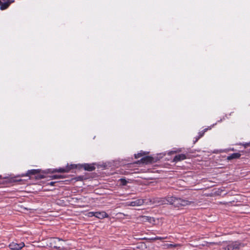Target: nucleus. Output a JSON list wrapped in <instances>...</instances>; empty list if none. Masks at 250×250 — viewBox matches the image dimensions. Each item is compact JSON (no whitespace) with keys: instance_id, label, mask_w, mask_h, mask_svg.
I'll return each mask as SVG.
<instances>
[{"instance_id":"7","label":"nucleus","mask_w":250,"mask_h":250,"mask_svg":"<svg viewBox=\"0 0 250 250\" xmlns=\"http://www.w3.org/2000/svg\"><path fill=\"white\" fill-rule=\"evenodd\" d=\"M96 217L102 219L108 217V215L105 211L96 212Z\"/></svg>"},{"instance_id":"23","label":"nucleus","mask_w":250,"mask_h":250,"mask_svg":"<svg viewBox=\"0 0 250 250\" xmlns=\"http://www.w3.org/2000/svg\"><path fill=\"white\" fill-rule=\"evenodd\" d=\"M53 184H54V182H51L50 183V185H53Z\"/></svg>"},{"instance_id":"5","label":"nucleus","mask_w":250,"mask_h":250,"mask_svg":"<svg viewBox=\"0 0 250 250\" xmlns=\"http://www.w3.org/2000/svg\"><path fill=\"white\" fill-rule=\"evenodd\" d=\"M144 203L143 199H136L131 202H128L126 203V206L132 207H138L142 205Z\"/></svg>"},{"instance_id":"19","label":"nucleus","mask_w":250,"mask_h":250,"mask_svg":"<svg viewBox=\"0 0 250 250\" xmlns=\"http://www.w3.org/2000/svg\"><path fill=\"white\" fill-rule=\"evenodd\" d=\"M53 179H60L62 178V176L60 175H54L52 176Z\"/></svg>"},{"instance_id":"22","label":"nucleus","mask_w":250,"mask_h":250,"mask_svg":"<svg viewBox=\"0 0 250 250\" xmlns=\"http://www.w3.org/2000/svg\"><path fill=\"white\" fill-rule=\"evenodd\" d=\"M243 146L246 148L248 146H250V142L249 143H246L243 145Z\"/></svg>"},{"instance_id":"8","label":"nucleus","mask_w":250,"mask_h":250,"mask_svg":"<svg viewBox=\"0 0 250 250\" xmlns=\"http://www.w3.org/2000/svg\"><path fill=\"white\" fill-rule=\"evenodd\" d=\"M177 198L173 196H168L167 197L166 200L167 201V204L172 205L176 207L175 203H176Z\"/></svg>"},{"instance_id":"15","label":"nucleus","mask_w":250,"mask_h":250,"mask_svg":"<svg viewBox=\"0 0 250 250\" xmlns=\"http://www.w3.org/2000/svg\"><path fill=\"white\" fill-rule=\"evenodd\" d=\"M167 248H170L172 247H180V246H181V245L179 244H167Z\"/></svg>"},{"instance_id":"17","label":"nucleus","mask_w":250,"mask_h":250,"mask_svg":"<svg viewBox=\"0 0 250 250\" xmlns=\"http://www.w3.org/2000/svg\"><path fill=\"white\" fill-rule=\"evenodd\" d=\"M207 130H208V128H205L204 129V130L202 132H199V138L202 137L204 135V134L205 133V132H206L207 131Z\"/></svg>"},{"instance_id":"20","label":"nucleus","mask_w":250,"mask_h":250,"mask_svg":"<svg viewBox=\"0 0 250 250\" xmlns=\"http://www.w3.org/2000/svg\"><path fill=\"white\" fill-rule=\"evenodd\" d=\"M143 153H138L137 154H135V158H140L141 156H142L143 155Z\"/></svg>"},{"instance_id":"1","label":"nucleus","mask_w":250,"mask_h":250,"mask_svg":"<svg viewBox=\"0 0 250 250\" xmlns=\"http://www.w3.org/2000/svg\"><path fill=\"white\" fill-rule=\"evenodd\" d=\"M209 244H217L223 246L225 250H238L242 247L241 243L237 241L235 242H223L216 243L214 242L209 243Z\"/></svg>"},{"instance_id":"3","label":"nucleus","mask_w":250,"mask_h":250,"mask_svg":"<svg viewBox=\"0 0 250 250\" xmlns=\"http://www.w3.org/2000/svg\"><path fill=\"white\" fill-rule=\"evenodd\" d=\"M24 246H25V244L23 242H21L20 243L12 242L9 245V248L11 250H20Z\"/></svg>"},{"instance_id":"16","label":"nucleus","mask_w":250,"mask_h":250,"mask_svg":"<svg viewBox=\"0 0 250 250\" xmlns=\"http://www.w3.org/2000/svg\"><path fill=\"white\" fill-rule=\"evenodd\" d=\"M167 236H166V237H158V236H157L156 237L152 238L151 240H154V241L157 240H164V239H167Z\"/></svg>"},{"instance_id":"18","label":"nucleus","mask_w":250,"mask_h":250,"mask_svg":"<svg viewBox=\"0 0 250 250\" xmlns=\"http://www.w3.org/2000/svg\"><path fill=\"white\" fill-rule=\"evenodd\" d=\"M88 217H92V216H95L96 217V212H88Z\"/></svg>"},{"instance_id":"6","label":"nucleus","mask_w":250,"mask_h":250,"mask_svg":"<svg viewBox=\"0 0 250 250\" xmlns=\"http://www.w3.org/2000/svg\"><path fill=\"white\" fill-rule=\"evenodd\" d=\"M1 4H0V9L2 10L7 9L10 4L14 2V0H1Z\"/></svg>"},{"instance_id":"13","label":"nucleus","mask_w":250,"mask_h":250,"mask_svg":"<svg viewBox=\"0 0 250 250\" xmlns=\"http://www.w3.org/2000/svg\"><path fill=\"white\" fill-rule=\"evenodd\" d=\"M153 158L149 156H146L143 158L141 160L143 163H151L152 161Z\"/></svg>"},{"instance_id":"4","label":"nucleus","mask_w":250,"mask_h":250,"mask_svg":"<svg viewBox=\"0 0 250 250\" xmlns=\"http://www.w3.org/2000/svg\"><path fill=\"white\" fill-rule=\"evenodd\" d=\"M191 202L190 201L188 200L182 199L181 198H177V201L175 204L176 207H180L189 205L191 204Z\"/></svg>"},{"instance_id":"9","label":"nucleus","mask_w":250,"mask_h":250,"mask_svg":"<svg viewBox=\"0 0 250 250\" xmlns=\"http://www.w3.org/2000/svg\"><path fill=\"white\" fill-rule=\"evenodd\" d=\"M186 159V156L185 154H181L175 156L173 159V162H178Z\"/></svg>"},{"instance_id":"2","label":"nucleus","mask_w":250,"mask_h":250,"mask_svg":"<svg viewBox=\"0 0 250 250\" xmlns=\"http://www.w3.org/2000/svg\"><path fill=\"white\" fill-rule=\"evenodd\" d=\"M64 243L62 240L58 238H54L51 239V246L57 249H63L64 247L62 244Z\"/></svg>"},{"instance_id":"24","label":"nucleus","mask_w":250,"mask_h":250,"mask_svg":"<svg viewBox=\"0 0 250 250\" xmlns=\"http://www.w3.org/2000/svg\"><path fill=\"white\" fill-rule=\"evenodd\" d=\"M1 178V175H0V178Z\"/></svg>"},{"instance_id":"12","label":"nucleus","mask_w":250,"mask_h":250,"mask_svg":"<svg viewBox=\"0 0 250 250\" xmlns=\"http://www.w3.org/2000/svg\"><path fill=\"white\" fill-rule=\"evenodd\" d=\"M40 170L39 169H31L27 171L26 174L25 176H29L30 175H35L40 172Z\"/></svg>"},{"instance_id":"21","label":"nucleus","mask_w":250,"mask_h":250,"mask_svg":"<svg viewBox=\"0 0 250 250\" xmlns=\"http://www.w3.org/2000/svg\"><path fill=\"white\" fill-rule=\"evenodd\" d=\"M121 183L123 185H125L126 184V181L125 179H121Z\"/></svg>"},{"instance_id":"14","label":"nucleus","mask_w":250,"mask_h":250,"mask_svg":"<svg viewBox=\"0 0 250 250\" xmlns=\"http://www.w3.org/2000/svg\"><path fill=\"white\" fill-rule=\"evenodd\" d=\"M70 169V168H60L59 169H56L55 171L59 172H68Z\"/></svg>"},{"instance_id":"10","label":"nucleus","mask_w":250,"mask_h":250,"mask_svg":"<svg viewBox=\"0 0 250 250\" xmlns=\"http://www.w3.org/2000/svg\"><path fill=\"white\" fill-rule=\"evenodd\" d=\"M83 168L87 171H91L95 169V167L91 164H85L83 166Z\"/></svg>"},{"instance_id":"11","label":"nucleus","mask_w":250,"mask_h":250,"mask_svg":"<svg viewBox=\"0 0 250 250\" xmlns=\"http://www.w3.org/2000/svg\"><path fill=\"white\" fill-rule=\"evenodd\" d=\"M241 156V154L239 153H234L230 154L229 156H228L227 159L229 160H230L234 159H238Z\"/></svg>"}]
</instances>
